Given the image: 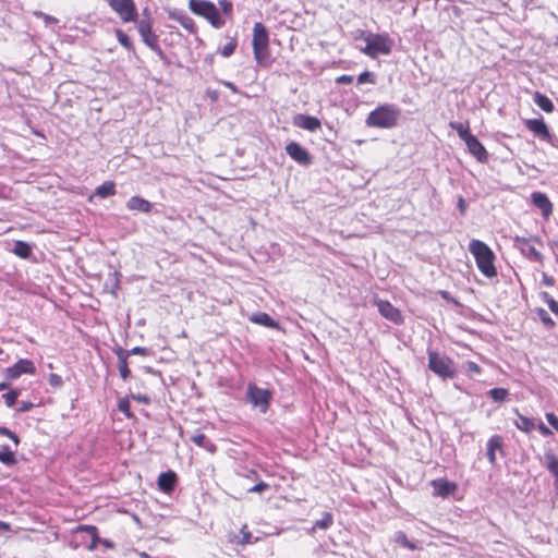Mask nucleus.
I'll use <instances>...</instances> for the list:
<instances>
[{"instance_id": "f257e3e1", "label": "nucleus", "mask_w": 558, "mask_h": 558, "mask_svg": "<svg viewBox=\"0 0 558 558\" xmlns=\"http://www.w3.org/2000/svg\"><path fill=\"white\" fill-rule=\"evenodd\" d=\"M401 110L393 104H384L375 108L366 118L371 128L392 129L398 124Z\"/></svg>"}, {"instance_id": "f03ea898", "label": "nucleus", "mask_w": 558, "mask_h": 558, "mask_svg": "<svg viewBox=\"0 0 558 558\" xmlns=\"http://www.w3.org/2000/svg\"><path fill=\"white\" fill-rule=\"evenodd\" d=\"M469 251L474 256L477 268L485 277L493 278L497 275L494 265L495 254L486 243L475 239L471 240Z\"/></svg>"}, {"instance_id": "7ed1b4c3", "label": "nucleus", "mask_w": 558, "mask_h": 558, "mask_svg": "<svg viewBox=\"0 0 558 558\" xmlns=\"http://www.w3.org/2000/svg\"><path fill=\"white\" fill-rule=\"evenodd\" d=\"M253 53L256 63L260 66H269L272 62L269 50V35L266 26L256 22L253 26Z\"/></svg>"}, {"instance_id": "20e7f679", "label": "nucleus", "mask_w": 558, "mask_h": 558, "mask_svg": "<svg viewBox=\"0 0 558 558\" xmlns=\"http://www.w3.org/2000/svg\"><path fill=\"white\" fill-rule=\"evenodd\" d=\"M363 38L366 45L361 51L372 59L377 58L379 54L386 56L391 52L393 41L388 34L365 33Z\"/></svg>"}, {"instance_id": "39448f33", "label": "nucleus", "mask_w": 558, "mask_h": 558, "mask_svg": "<svg viewBox=\"0 0 558 558\" xmlns=\"http://www.w3.org/2000/svg\"><path fill=\"white\" fill-rule=\"evenodd\" d=\"M189 8L194 14L204 17L214 28L219 29L226 24L220 11L211 1L190 0Z\"/></svg>"}, {"instance_id": "423d86ee", "label": "nucleus", "mask_w": 558, "mask_h": 558, "mask_svg": "<svg viewBox=\"0 0 558 558\" xmlns=\"http://www.w3.org/2000/svg\"><path fill=\"white\" fill-rule=\"evenodd\" d=\"M246 401L254 408L258 409L260 413L265 414L271 403L272 392L269 389H264L253 383L247 385Z\"/></svg>"}, {"instance_id": "0eeeda50", "label": "nucleus", "mask_w": 558, "mask_h": 558, "mask_svg": "<svg viewBox=\"0 0 558 558\" xmlns=\"http://www.w3.org/2000/svg\"><path fill=\"white\" fill-rule=\"evenodd\" d=\"M137 31L143 43L165 61L167 57L159 45L158 35L153 31V20L148 16V19H142L138 21Z\"/></svg>"}, {"instance_id": "6e6552de", "label": "nucleus", "mask_w": 558, "mask_h": 558, "mask_svg": "<svg viewBox=\"0 0 558 558\" xmlns=\"http://www.w3.org/2000/svg\"><path fill=\"white\" fill-rule=\"evenodd\" d=\"M428 368L444 379L456 375L452 360L435 351L428 352Z\"/></svg>"}, {"instance_id": "1a4fd4ad", "label": "nucleus", "mask_w": 558, "mask_h": 558, "mask_svg": "<svg viewBox=\"0 0 558 558\" xmlns=\"http://www.w3.org/2000/svg\"><path fill=\"white\" fill-rule=\"evenodd\" d=\"M108 3L124 23L136 22L137 10L134 0H108Z\"/></svg>"}, {"instance_id": "9d476101", "label": "nucleus", "mask_w": 558, "mask_h": 558, "mask_svg": "<svg viewBox=\"0 0 558 558\" xmlns=\"http://www.w3.org/2000/svg\"><path fill=\"white\" fill-rule=\"evenodd\" d=\"M36 367L33 361L27 359H21L15 364L4 369V376L9 380L19 378L24 374L34 375Z\"/></svg>"}, {"instance_id": "9b49d317", "label": "nucleus", "mask_w": 558, "mask_h": 558, "mask_svg": "<svg viewBox=\"0 0 558 558\" xmlns=\"http://www.w3.org/2000/svg\"><path fill=\"white\" fill-rule=\"evenodd\" d=\"M374 304L377 306L378 312L383 317L390 320L393 324H402L403 318L401 312L393 306L389 301L375 299Z\"/></svg>"}, {"instance_id": "f8f14e48", "label": "nucleus", "mask_w": 558, "mask_h": 558, "mask_svg": "<svg viewBox=\"0 0 558 558\" xmlns=\"http://www.w3.org/2000/svg\"><path fill=\"white\" fill-rule=\"evenodd\" d=\"M286 153L299 165L308 166L312 163V157L307 149L296 142L287 144Z\"/></svg>"}, {"instance_id": "ddd939ff", "label": "nucleus", "mask_w": 558, "mask_h": 558, "mask_svg": "<svg viewBox=\"0 0 558 558\" xmlns=\"http://www.w3.org/2000/svg\"><path fill=\"white\" fill-rule=\"evenodd\" d=\"M526 129L535 136L548 143L553 142L554 136L550 134L547 124L543 119H527L524 121Z\"/></svg>"}, {"instance_id": "4468645a", "label": "nucleus", "mask_w": 558, "mask_h": 558, "mask_svg": "<svg viewBox=\"0 0 558 558\" xmlns=\"http://www.w3.org/2000/svg\"><path fill=\"white\" fill-rule=\"evenodd\" d=\"M514 246L520 250L523 256L526 258L541 262L543 259V255L539 251H537L530 242L529 239L515 236L514 238Z\"/></svg>"}, {"instance_id": "2eb2a0df", "label": "nucleus", "mask_w": 558, "mask_h": 558, "mask_svg": "<svg viewBox=\"0 0 558 558\" xmlns=\"http://www.w3.org/2000/svg\"><path fill=\"white\" fill-rule=\"evenodd\" d=\"M532 204L542 211L544 219H548L553 214V204L548 196L543 192H533L531 194Z\"/></svg>"}, {"instance_id": "dca6fc26", "label": "nucleus", "mask_w": 558, "mask_h": 558, "mask_svg": "<svg viewBox=\"0 0 558 558\" xmlns=\"http://www.w3.org/2000/svg\"><path fill=\"white\" fill-rule=\"evenodd\" d=\"M293 124L300 129L311 132H315L322 126V122L318 118L302 113L294 116Z\"/></svg>"}, {"instance_id": "f3484780", "label": "nucleus", "mask_w": 558, "mask_h": 558, "mask_svg": "<svg viewBox=\"0 0 558 558\" xmlns=\"http://www.w3.org/2000/svg\"><path fill=\"white\" fill-rule=\"evenodd\" d=\"M465 145L470 151L480 162H484L487 160V151L482 143L472 135L465 142Z\"/></svg>"}, {"instance_id": "a211bd4d", "label": "nucleus", "mask_w": 558, "mask_h": 558, "mask_svg": "<svg viewBox=\"0 0 558 558\" xmlns=\"http://www.w3.org/2000/svg\"><path fill=\"white\" fill-rule=\"evenodd\" d=\"M125 206L130 211H140L144 214H149L153 209V204L141 196L130 197Z\"/></svg>"}, {"instance_id": "6ab92c4d", "label": "nucleus", "mask_w": 558, "mask_h": 558, "mask_svg": "<svg viewBox=\"0 0 558 558\" xmlns=\"http://www.w3.org/2000/svg\"><path fill=\"white\" fill-rule=\"evenodd\" d=\"M502 446H504L502 437L499 435H494L488 439L487 445H486V447H487L486 453H487L488 461L492 465L496 464V462H497L496 452L497 451L502 452Z\"/></svg>"}, {"instance_id": "aec40b11", "label": "nucleus", "mask_w": 558, "mask_h": 558, "mask_svg": "<svg viewBox=\"0 0 558 558\" xmlns=\"http://www.w3.org/2000/svg\"><path fill=\"white\" fill-rule=\"evenodd\" d=\"M177 481V474L173 471H168L159 474L157 484L161 492L170 493L173 490Z\"/></svg>"}, {"instance_id": "412c9836", "label": "nucleus", "mask_w": 558, "mask_h": 558, "mask_svg": "<svg viewBox=\"0 0 558 558\" xmlns=\"http://www.w3.org/2000/svg\"><path fill=\"white\" fill-rule=\"evenodd\" d=\"M169 17L171 20L179 22L181 24V26L183 28H185L187 32H190L191 34L196 33L195 22L187 14H185L183 12L174 11L169 14Z\"/></svg>"}, {"instance_id": "4be33fe9", "label": "nucleus", "mask_w": 558, "mask_h": 558, "mask_svg": "<svg viewBox=\"0 0 558 558\" xmlns=\"http://www.w3.org/2000/svg\"><path fill=\"white\" fill-rule=\"evenodd\" d=\"M434 487V494L436 496L446 497L449 494L453 493L456 489V484L448 482L446 480L439 478L432 482Z\"/></svg>"}, {"instance_id": "5701e85b", "label": "nucleus", "mask_w": 558, "mask_h": 558, "mask_svg": "<svg viewBox=\"0 0 558 558\" xmlns=\"http://www.w3.org/2000/svg\"><path fill=\"white\" fill-rule=\"evenodd\" d=\"M116 194V183L113 181H106L98 187H96L93 195L89 196L88 201L93 202L94 196L99 198H107Z\"/></svg>"}, {"instance_id": "b1692460", "label": "nucleus", "mask_w": 558, "mask_h": 558, "mask_svg": "<svg viewBox=\"0 0 558 558\" xmlns=\"http://www.w3.org/2000/svg\"><path fill=\"white\" fill-rule=\"evenodd\" d=\"M117 355H118V368H119L120 376L123 379H126L131 373L129 365H128L129 352H126L125 350L119 349L117 351Z\"/></svg>"}, {"instance_id": "393cba45", "label": "nucleus", "mask_w": 558, "mask_h": 558, "mask_svg": "<svg viewBox=\"0 0 558 558\" xmlns=\"http://www.w3.org/2000/svg\"><path fill=\"white\" fill-rule=\"evenodd\" d=\"M534 102L545 112L551 113L555 109L553 101L544 94L535 92L533 95Z\"/></svg>"}, {"instance_id": "a878e982", "label": "nucleus", "mask_w": 558, "mask_h": 558, "mask_svg": "<svg viewBox=\"0 0 558 558\" xmlns=\"http://www.w3.org/2000/svg\"><path fill=\"white\" fill-rule=\"evenodd\" d=\"M515 413L518 415L514 421L515 427L524 433H531L535 428L534 420L520 414L518 410H515Z\"/></svg>"}, {"instance_id": "bb28decb", "label": "nucleus", "mask_w": 558, "mask_h": 558, "mask_svg": "<svg viewBox=\"0 0 558 558\" xmlns=\"http://www.w3.org/2000/svg\"><path fill=\"white\" fill-rule=\"evenodd\" d=\"M0 462L7 466H12L17 462L14 451L8 445L0 447Z\"/></svg>"}, {"instance_id": "cd10ccee", "label": "nucleus", "mask_w": 558, "mask_h": 558, "mask_svg": "<svg viewBox=\"0 0 558 558\" xmlns=\"http://www.w3.org/2000/svg\"><path fill=\"white\" fill-rule=\"evenodd\" d=\"M77 530L78 531H84V532H86L90 536L92 543L88 546V549L89 550L96 549L97 544L100 542V538L98 536V529L96 526H94V525H80L77 527Z\"/></svg>"}, {"instance_id": "c85d7f7f", "label": "nucleus", "mask_w": 558, "mask_h": 558, "mask_svg": "<svg viewBox=\"0 0 558 558\" xmlns=\"http://www.w3.org/2000/svg\"><path fill=\"white\" fill-rule=\"evenodd\" d=\"M191 440L198 447H202L210 452H214L216 447L215 445L206 438L203 433H196L191 437Z\"/></svg>"}, {"instance_id": "c756f323", "label": "nucleus", "mask_w": 558, "mask_h": 558, "mask_svg": "<svg viewBox=\"0 0 558 558\" xmlns=\"http://www.w3.org/2000/svg\"><path fill=\"white\" fill-rule=\"evenodd\" d=\"M12 252L21 258H27L32 253V246L24 241H16Z\"/></svg>"}, {"instance_id": "7c9ffc66", "label": "nucleus", "mask_w": 558, "mask_h": 558, "mask_svg": "<svg viewBox=\"0 0 558 558\" xmlns=\"http://www.w3.org/2000/svg\"><path fill=\"white\" fill-rule=\"evenodd\" d=\"M251 322L265 326V327H275V320L267 314L259 312L251 317Z\"/></svg>"}, {"instance_id": "2f4dec72", "label": "nucleus", "mask_w": 558, "mask_h": 558, "mask_svg": "<svg viewBox=\"0 0 558 558\" xmlns=\"http://www.w3.org/2000/svg\"><path fill=\"white\" fill-rule=\"evenodd\" d=\"M451 129H453L459 137L465 142L469 137H471L473 134H471L469 125L461 123V122H451L450 123Z\"/></svg>"}, {"instance_id": "473e14b6", "label": "nucleus", "mask_w": 558, "mask_h": 558, "mask_svg": "<svg viewBox=\"0 0 558 558\" xmlns=\"http://www.w3.org/2000/svg\"><path fill=\"white\" fill-rule=\"evenodd\" d=\"M333 523V518H332V514L329 513V512H325L323 514V518L319 519V520H316L312 530L315 531V530H327L329 529Z\"/></svg>"}, {"instance_id": "72a5a7b5", "label": "nucleus", "mask_w": 558, "mask_h": 558, "mask_svg": "<svg viewBox=\"0 0 558 558\" xmlns=\"http://www.w3.org/2000/svg\"><path fill=\"white\" fill-rule=\"evenodd\" d=\"M393 541L397 543V544H400L401 546L405 547V548H409L411 550H415L417 549V546L416 544H414L413 542L409 541L405 533L402 532V531H398L395 536H393Z\"/></svg>"}, {"instance_id": "f704fd0d", "label": "nucleus", "mask_w": 558, "mask_h": 558, "mask_svg": "<svg viewBox=\"0 0 558 558\" xmlns=\"http://www.w3.org/2000/svg\"><path fill=\"white\" fill-rule=\"evenodd\" d=\"M114 33H116L117 39H118V41L120 43L121 46H123L129 51H133L134 50V45H133L132 40L130 39V37L122 29L117 28L114 31Z\"/></svg>"}, {"instance_id": "c9c22d12", "label": "nucleus", "mask_w": 558, "mask_h": 558, "mask_svg": "<svg viewBox=\"0 0 558 558\" xmlns=\"http://www.w3.org/2000/svg\"><path fill=\"white\" fill-rule=\"evenodd\" d=\"M539 298L548 305V308L553 314L558 315V302L555 301L548 292H541Z\"/></svg>"}, {"instance_id": "e433bc0d", "label": "nucleus", "mask_w": 558, "mask_h": 558, "mask_svg": "<svg viewBox=\"0 0 558 558\" xmlns=\"http://www.w3.org/2000/svg\"><path fill=\"white\" fill-rule=\"evenodd\" d=\"M535 313L547 329H551L555 326V322L550 318L544 308L538 307L535 310Z\"/></svg>"}, {"instance_id": "4c0bfd02", "label": "nucleus", "mask_w": 558, "mask_h": 558, "mask_svg": "<svg viewBox=\"0 0 558 558\" xmlns=\"http://www.w3.org/2000/svg\"><path fill=\"white\" fill-rule=\"evenodd\" d=\"M508 393V390L505 388H493L488 391L489 397L496 402L505 401Z\"/></svg>"}, {"instance_id": "58836bf2", "label": "nucleus", "mask_w": 558, "mask_h": 558, "mask_svg": "<svg viewBox=\"0 0 558 558\" xmlns=\"http://www.w3.org/2000/svg\"><path fill=\"white\" fill-rule=\"evenodd\" d=\"M118 409L122 412L128 418L133 417V413L131 412V404L129 397L122 398L118 402Z\"/></svg>"}, {"instance_id": "ea45409f", "label": "nucleus", "mask_w": 558, "mask_h": 558, "mask_svg": "<svg viewBox=\"0 0 558 558\" xmlns=\"http://www.w3.org/2000/svg\"><path fill=\"white\" fill-rule=\"evenodd\" d=\"M236 46H238L236 38H231V40L222 47V49L220 51L221 56L225 58L230 57L234 52Z\"/></svg>"}, {"instance_id": "a19ab883", "label": "nucleus", "mask_w": 558, "mask_h": 558, "mask_svg": "<svg viewBox=\"0 0 558 558\" xmlns=\"http://www.w3.org/2000/svg\"><path fill=\"white\" fill-rule=\"evenodd\" d=\"M19 396H20V391L19 390H10L9 392L4 393L2 396V398L4 400L5 405L11 408V407H13L15 404Z\"/></svg>"}, {"instance_id": "79ce46f5", "label": "nucleus", "mask_w": 558, "mask_h": 558, "mask_svg": "<svg viewBox=\"0 0 558 558\" xmlns=\"http://www.w3.org/2000/svg\"><path fill=\"white\" fill-rule=\"evenodd\" d=\"M33 15L39 19H43L46 26H50L51 24H57L59 21L54 16L46 14L41 11H34Z\"/></svg>"}, {"instance_id": "37998d69", "label": "nucleus", "mask_w": 558, "mask_h": 558, "mask_svg": "<svg viewBox=\"0 0 558 558\" xmlns=\"http://www.w3.org/2000/svg\"><path fill=\"white\" fill-rule=\"evenodd\" d=\"M357 83L359 84H365V83L375 84L376 83V78H375L374 73L368 72V71H364L363 73H361L357 76Z\"/></svg>"}, {"instance_id": "c03bdc74", "label": "nucleus", "mask_w": 558, "mask_h": 558, "mask_svg": "<svg viewBox=\"0 0 558 558\" xmlns=\"http://www.w3.org/2000/svg\"><path fill=\"white\" fill-rule=\"evenodd\" d=\"M0 435L9 437L14 442L15 447L20 445L19 436L15 433L11 432L9 428L0 426Z\"/></svg>"}, {"instance_id": "a18cd8bd", "label": "nucleus", "mask_w": 558, "mask_h": 558, "mask_svg": "<svg viewBox=\"0 0 558 558\" xmlns=\"http://www.w3.org/2000/svg\"><path fill=\"white\" fill-rule=\"evenodd\" d=\"M48 383L53 388H60L63 386V380H62L61 376L58 374H54V373L49 375Z\"/></svg>"}, {"instance_id": "49530a36", "label": "nucleus", "mask_w": 558, "mask_h": 558, "mask_svg": "<svg viewBox=\"0 0 558 558\" xmlns=\"http://www.w3.org/2000/svg\"><path fill=\"white\" fill-rule=\"evenodd\" d=\"M219 5L221 8V11L225 15L227 16H231L232 15V11H233V4L232 2L228 1V0H219Z\"/></svg>"}, {"instance_id": "de8ad7c7", "label": "nucleus", "mask_w": 558, "mask_h": 558, "mask_svg": "<svg viewBox=\"0 0 558 558\" xmlns=\"http://www.w3.org/2000/svg\"><path fill=\"white\" fill-rule=\"evenodd\" d=\"M241 545L252 544V534L246 530V526L244 525L241 531Z\"/></svg>"}, {"instance_id": "09e8293b", "label": "nucleus", "mask_w": 558, "mask_h": 558, "mask_svg": "<svg viewBox=\"0 0 558 558\" xmlns=\"http://www.w3.org/2000/svg\"><path fill=\"white\" fill-rule=\"evenodd\" d=\"M269 487V485L265 482H259L257 483L256 485L252 486L251 488H248V492L250 493H263L264 490H266L267 488Z\"/></svg>"}, {"instance_id": "8fccbe9b", "label": "nucleus", "mask_w": 558, "mask_h": 558, "mask_svg": "<svg viewBox=\"0 0 558 558\" xmlns=\"http://www.w3.org/2000/svg\"><path fill=\"white\" fill-rule=\"evenodd\" d=\"M546 420L558 432V417L554 413L548 412L546 413Z\"/></svg>"}, {"instance_id": "3c124183", "label": "nucleus", "mask_w": 558, "mask_h": 558, "mask_svg": "<svg viewBox=\"0 0 558 558\" xmlns=\"http://www.w3.org/2000/svg\"><path fill=\"white\" fill-rule=\"evenodd\" d=\"M34 408V403L31 401H22L20 403V407L17 409L19 412H27L31 411Z\"/></svg>"}, {"instance_id": "603ef678", "label": "nucleus", "mask_w": 558, "mask_h": 558, "mask_svg": "<svg viewBox=\"0 0 558 558\" xmlns=\"http://www.w3.org/2000/svg\"><path fill=\"white\" fill-rule=\"evenodd\" d=\"M352 82H353V76L352 75L343 74V75L338 76L336 78V83L337 84H350Z\"/></svg>"}, {"instance_id": "864d4df0", "label": "nucleus", "mask_w": 558, "mask_h": 558, "mask_svg": "<svg viewBox=\"0 0 558 558\" xmlns=\"http://www.w3.org/2000/svg\"><path fill=\"white\" fill-rule=\"evenodd\" d=\"M465 367H466L468 372H471V373H480V371H481L480 366L475 362H472V361L466 362Z\"/></svg>"}, {"instance_id": "5fc2aeb1", "label": "nucleus", "mask_w": 558, "mask_h": 558, "mask_svg": "<svg viewBox=\"0 0 558 558\" xmlns=\"http://www.w3.org/2000/svg\"><path fill=\"white\" fill-rule=\"evenodd\" d=\"M538 430L539 433L545 436V437H548V436H551V430L544 424V423H539L538 424Z\"/></svg>"}, {"instance_id": "6e6d98bb", "label": "nucleus", "mask_w": 558, "mask_h": 558, "mask_svg": "<svg viewBox=\"0 0 558 558\" xmlns=\"http://www.w3.org/2000/svg\"><path fill=\"white\" fill-rule=\"evenodd\" d=\"M229 542L235 545H241V533H230Z\"/></svg>"}, {"instance_id": "4d7b16f0", "label": "nucleus", "mask_w": 558, "mask_h": 558, "mask_svg": "<svg viewBox=\"0 0 558 558\" xmlns=\"http://www.w3.org/2000/svg\"><path fill=\"white\" fill-rule=\"evenodd\" d=\"M458 208L461 213V215H464L465 214V210H466V203L464 201V198L462 196H460L458 198Z\"/></svg>"}, {"instance_id": "13d9d810", "label": "nucleus", "mask_w": 558, "mask_h": 558, "mask_svg": "<svg viewBox=\"0 0 558 558\" xmlns=\"http://www.w3.org/2000/svg\"><path fill=\"white\" fill-rule=\"evenodd\" d=\"M131 398L136 400V401H138V402H142V403H148L149 402L148 397L145 396V395H132Z\"/></svg>"}, {"instance_id": "bf43d9fd", "label": "nucleus", "mask_w": 558, "mask_h": 558, "mask_svg": "<svg viewBox=\"0 0 558 558\" xmlns=\"http://www.w3.org/2000/svg\"><path fill=\"white\" fill-rule=\"evenodd\" d=\"M146 349L145 348H142V347H135L133 348L132 350L128 351L129 352V355L130 354H141V355H145L146 354Z\"/></svg>"}, {"instance_id": "052dcab7", "label": "nucleus", "mask_w": 558, "mask_h": 558, "mask_svg": "<svg viewBox=\"0 0 558 558\" xmlns=\"http://www.w3.org/2000/svg\"><path fill=\"white\" fill-rule=\"evenodd\" d=\"M548 469L555 475H558V460H554L549 463Z\"/></svg>"}, {"instance_id": "680f3d73", "label": "nucleus", "mask_w": 558, "mask_h": 558, "mask_svg": "<svg viewBox=\"0 0 558 558\" xmlns=\"http://www.w3.org/2000/svg\"><path fill=\"white\" fill-rule=\"evenodd\" d=\"M543 282H544V284L551 287V286H554L555 280H554L553 277L544 275L543 276Z\"/></svg>"}, {"instance_id": "e2e57ef3", "label": "nucleus", "mask_w": 558, "mask_h": 558, "mask_svg": "<svg viewBox=\"0 0 558 558\" xmlns=\"http://www.w3.org/2000/svg\"><path fill=\"white\" fill-rule=\"evenodd\" d=\"M222 84L226 87H228L230 90H232L233 93H238V88L232 82L225 81V82H222Z\"/></svg>"}, {"instance_id": "0e129e2a", "label": "nucleus", "mask_w": 558, "mask_h": 558, "mask_svg": "<svg viewBox=\"0 0 558 558\" xmlns=\"http://www.w3.org/2000/svg\"><path fill=\"white\" fill-rule=\"evenodd\" d=\"M10 525L5 522L0 521V531H8Z\"/></svg>"}, {"instance_id": "69168bd1", "label": "nucleus", "mask_w": 558, "mask_h": 558, "mask_svg": "<svg viewBox=\"0 0 558 558\" xmlns=\"http://www.w3.org/2000/svg\"><path fill=\"white\" fill-rule=\"evenodd\" d=\"M99 543H101V544H102L104 546H106V547H109V548H111V547H112L111 542H110V541H108V539H100V542H99Z\"/></svg>"}, {"instance_id": "338daca9", "label": "nucleus", "mask_w": 558, "mask_h": 558, "mask_svg": "<svg viewBox=\"0 0 558 558\" xmlns=\"http://www.w3.org/2000/svg\"><path fill=\"white\" fill-rule=\"evenodd\" d=\"M9 386L10 384L7 381L0 383V391L8 389Z\"/></svg>"}, {"instance_id": "774afa93", "label": "nucleus", "mask_w": 558, "mask_h": 558, "mask_svg": "<svg viewBox=\"0 0 558 558\" xmlns=\"http://www.w3.org/2000/svg\"><path fill=\"white\" fill-rule=\"evenodd\" d=\"M143 15H145V19H148V16L151 19V16H150V11H149V9H148V8H145V9L143 10Z\"/></svg>"}]
</instances>
